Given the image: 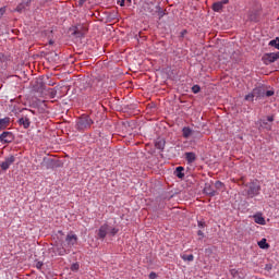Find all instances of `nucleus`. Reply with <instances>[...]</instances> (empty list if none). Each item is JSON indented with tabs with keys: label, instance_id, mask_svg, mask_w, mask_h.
<instances>
[{
	"label": "nucleus",
	"instance_id": "obj_1",
	"mask_svg": "<svg viewBox=\"0 0 279 279\" xmlns=\"http://www.w3.org/2000/svg\"><path fill=\"white\" fill-rule=\"evenodd\" d=\"M77 241H80V238H77V234H75V232L73 231H70L65 235L64 242H62L61 244H56L54 246L56 254H58V256H66V254H71L75 245H77Z\"/></svg>",
	"mask_w": 279,
	"mask_h": 279
},
{
	"label": "nucleus",
	"instance_id": "obj_2",
	"mask_svg": "<svg viewBox=\"0 0 279 279\" xmlns=\"http://www.w3.org/2000/svg\"><path fill=\"white\" fill-rule=\"evenodd\" d=\"M93 119H90V116L83 114L77 121H76V130L78 132H84L86 130H90V126L93 125Z\"/></svg>",
	"mask_w": 279,
	"mask_h": 279
},
{
	"label": "nucleus",
	"instance_id": "obj_3",
	"mask_svg": "<svg viewBox=\"0 0 279 279\" xmlns=\"http://www.w3.org/2000/svg\"><path fill=\"white\" fill-rule=\"evenodd\" d=\"M260 194V184H258V181H252L248 183V191L247 195L248 197H256V195Z\"/></svg>",
	"mask_w": 279,
	"mask_h": 279
},
{
	"label": "nucleus",
	"instance_id": "obj_4",
	"mask_svg": "<svg viewBox=\"0 0 279 279\" xmlns=\"http://www.w3.org/2000/svg\"><path fill=\"white\" fill-rule=\"evenodd\" d=\"M276 60H279V52L266 53L263 57V62L266 65L272 64V62H276Z\"/></svg>",
	"mask_w": 279,
	"mask_h": 279
},
{
	"label": "nucleus",
	"instance_id": "obj_5",
	"mask_svg": "<svg viewBox=\"0 0 279 279\" xmlns=\"http://www.w3.org/2000/svg\"><path fill=\"white\" fill-rule=\"evenodd\" d=\"M13 141H14V134H12V132L4 131L0 135V143H2V145H7L8 143H12Z\"/></svg>",
	"mask_w": 279,
	"mask_h": 279
},
{
	"label": "nucleus",
	"instance_id": "obj_6",
	"mask_svg": "<svg viewBox=\"0 0 279 279\" xmlns=\"http://www.w3.org/2000/svg\"><path fill=\"white\" fill-rule=\"evenodd\" d=\"M15 160H16V158L11 155L10 157H7L4 159V161H2L0 163V168L2 169V171H8V169H10V167H12V165H14Z\"/></svg>",
	"mask_w": 279,
	"mask_h": 279
},
{
	"label": "nucleus",
	"instance_id": "obj_7",
	"mask_svg": "<svg viewBox=\"0 0 279 279\" xmlns=\"http://www.w3.org/2000/svg\"><path fill=\"white\" fill-rule=\"evenodd\" d=\"M108 230H110V226L102 225L98 230V239H104L108 234Z\"/></svg>",
	"mask_w": 279,
	"mask_h": 279
},
{
	"label": "nucleus",
	"instance_id": "obj_8",
	"mask_svg": "<svg viewBox=\"0 0 279 279\" xmlns=\"http://www.w3.org/2000/svg\"><path fill=\"white\" fill-rule=\"evenodd\" d=\"M256 125H259V128H258L259 130H267V131L271 130V124H269L265 120H258L256 122Z\"/></svg>",
	"mask_w": 279,
	"mask_h": 279
},
{
	"label": "nucleus",
	"instance_id": "obj_9",
	"mask_svg": "<svg viewBox=\"0 0 279 279\" xmlns=\"http://www.w3.org/2000/svg\"><path fill=\"white\" fill-rule=\"evenodd\" d=\"M253 96L256 97V99H260V97H265V90L260 87H256L252 90Z\"/></svg>",
	"mask_w": 279,
	"mask_h": 279
},
{
	"label": "nucleus",
	"instance_id": "obj_10",
	"mask_svg": "<svg viewBox=\"0 0 279 279\" xmlns=\"http://www.w3.org/2000/svg\"><path fill=\"white\" fill-rule=\"evenodd\" d=\"M182 136L183 138H191V136H193V130L189 126H184L182 129Z\"/></svg>",
	"mask_w": 279,
	"mask_h": 279
},
{
	"label": "nucleus",
	"instance_id": "obj_11",
	"mask_svg": "<svg viewBox=\"0 0 279 279\" xmlns=\"http://www.w3.org/2000/svg\"><path fill=\"white\" fill-rule=\"evenodd\" d=\"M19 123H20V125H23V128L25 130H27V128H29V125L32 124V122L29 121V118H27V117L21 118L19 120Z\"/></svg>",
	"mask_w": 279,
	"mask_h": 279
},
{
	"label": "nucleus",
	"instance_id": "obj_12",
	"mask_svg": "<svg viewBox=\"0 0 279 279\" xmlns=\"http://www.w3.org/2000/svg\"><path fill=\"white\" fill-rule=\"evenodd\" d=\"M10 125V118L0 119V131L5 130Z\"/></svg>",
	"mask_w": 279,
	"mask_h": 279
},
{
	"label": "nucleus",
	"instance_id": "obj_13",
	"mask_svg": "<svg viewBox=\"0 0 279 279\" xmlns=\"http://www.w3.org/2000/svg\"><path fill=\"white\" fill-rule=\"evenodd\" d=\"M174 175H177V178L182 180V178H184V167L182 166L177 167L174 171Z\"/></svg>",
	"mask_w": 279,
	"mask_h": 279
},
{
	"label": "nucleus",
	"instance_id": "obj_14",
	"mask_svg": "<svg viewBox=\"0 0 279 279\" xmlns=\"http://www.w3.org/2000/svg\"><path fill=\"white\" fill-rule=\"evenodd\" d=\"M29 0H23L22 3H20L17 7H16V11L17 12H23V10H25V8H28L29 7Z\"/></svg>",
	"mask_w": 279,
	"mask_h": 279
},
{
	"label": "nucleus",
	"instance_id": "obj_15",
	"mask_svg": "<svg viewBox=\"0 0 279 279\" xmlns=\"http://www.w3.org/2000/svg\"><path fill=\"white\" fill-rule=\"evenodd\" d=\"M258 247H260V250H269V243H267V239H262L258 243H257Z\"/></svg>",
	"mask_w": 279,
	"mask_h": 279
},
{
	"label": "nucleus",
	"instance_id": "obj_16",
	"mask_svg": "<svg viewBox=\"0 0 279 279\" xmlns=\"http://www.w3.org/2000/svg\"><path fill=\"white\" fill-rule=\"evenodd\" d=\"M254 221H255V223H258L259 226H265V223H266L265 218L262 215H255Z\"/></svg>",
	"mask_w": 279,
	"mask_h": 279
},
{
	"label": "nucleus",
	"instance_id": "obj_17",
	"mask_svg": "<svg viewBox=\"0 0 279 279\" xmlns=\"http://www.w3.org/2000/svg\"><path fill=\"white\" fill-rule=\"evenodd\" d=\"M185 159L191 165V162H195L196 156L195 153H185Z\"/></svg>",
	"mask_w": 279,
	"mask_h": 279
},
{
	"label": "nucleus",
	"instance_id": "obj_18",
	"mask_svg": "<svg viewBox=\"0 0 279 279\" xmlns=\"http://www.w3.org/2000/svg\"><path fill=\"white\" fill-rule=\"evenodd\" d=\"M213 10H214V12H221V10H223V3L215 2L213 4Z\"/></svg>",
	"mask_w": 279,
	"mask_h": 279
},
{
	"label": "nucleus",
	"instance_id": "obj_19",
	"mask_svg": "<svg viewBox=\"0 0 279 279\" xmlns=\"http://www.w3.org/2000/svg\"><path fill=\"white\" fill-rule=\"evenodd\" d=\"M181 258L182 260H187V263H193L195 260V256H193V254L182 255Z\"/></svg>",
	"mask_w": 279,
	"mask_h": 279
},
{
	"label": "nucleus",
	"instance_id": "obj_20",
	"mask_svg": "<svg viewBox=\"0 0 279 279\" xmlns=\"http://www.w3.org/2000/svg\"><path fill=\"white\" fill-rule=\"evenodd\" d=\"M270 47H275V49H279V38L272 39L269 41Z\"/></svg>",
	"mask_w": 279,
	"mask_h": 279
},
{
	"label": "nucleus",
	"instance_id": "obj_21",
	"mask_svg": "<svg viewBox=\"0 0 279 279\" xmlns=\"http://www.w3.org/2000/svg\"><path fill=\"white\" fill-rule=\"evenodd\" d=\"M155 146L157 147V149H165V141L163 140H158L155 143Z\"/></svg>",
	"mask_w": 279,
	"mask_h": 279
},
{
	"label": "nucleus",
	"instance_id": "obj_22",
	"mask_svg": "<svg viewBox=\"0 0 279 279\" xmlns=\"http://www.w3.org/2000/svg\"><path fill=\"white\" fill-rule=\"evenodd\" d=\"M254 94L253 92H251L248 95L245 96V101H254Z\"/></svg>",
	"mask_w": 279,
	"mask_h": 279
},
{
	"label": "nucleus",
	"instance_id": "obj_23",
	"mask_svg": "<svg viewBox=\"0 0 279 279\" xmlns=\"http://www.w3.org/2000/svg\"><path fill=\"white\" fill-rule=\"evenodd\" d=\"M108 232H109V234H111L112 236H114V234H117V233L119 232V229L109 227Z\"/></svg>",
	"mask_w": 279,
	"mask_h": 279
},
{
	"label": "nucleus",
	"instance_id": "obj_24",
	"mask_svg": "<svg viewBox=\"0 0 279 279\" xmlns=\"http://www.w3.org/2000/svg\"><path fill=\"white\" fill-rule=\"evenodd\" d=\"M71 271H80V264L74 263L71 265Z\"/></svg>",
	"mask_w": 279,
	"mask_h": 279
},
{
	"label": "nucleus",
	"instance_id": "obj_25",
	"mask_svg": "<svg viewBox=\"0 0 279 279\" xmlns=\"http://www.w3.org/2000/svg\"><path fill=\"white\" fill-rule=\"evenodd\" d=\"M199 90H202V88L199 87V85H194L192 87V93H194V95H197V93H199Z\"/></svg>",
	"mask_w": 279,
	"mask_h": 279
},
{
	"label": "nucleus",
	"instance_id": "obj_26",
	"mask_svg": "<svg viewBox=\"0 0 279 279\" xmlns=\"http://www.w3.org/2000/svg\"><path fill=\"white\" fill-rule=\"evenodd\" d=\"M265 97H274V90L264 92Z\"/></svg>",
	"mask_w": 279,
	"mask_h": 279
},
{
	"label": "nucleus",
	"instance_id": "obj_27",
	"mask_svg": "<svg viewBox=\"0 0 279 279\" xmlns=\"http://www.w3.org/2000/svg\"><path fill=\"white\" fill-rule=\"evenodd\" d=\"M156 278H158V275H156V272L149 274V279H156Z\"/></svg>",
	"mask_w": 279,
	"mask_h": 279
},
{
	"label": "nucleus",
	"instance_id": "obj_28",
	"mask_svg": "<svg viewBox=\"0 0 279 279\" xmlns=\"http://www.w3.org/2000/svg\"><path fill=\"white\" fill-rule=\"evenodd\" d=\"M36 267H37V269H40V268L43 267V263H41V262H38V263L36 264Z\"/></svg>",
	"mask_w": 279,
	"mask_h": 279
},
{
	"label": "nucleus",
	"instance_id": "obj_29",
	"mask_svg": "<svg viewBox=\"0 0 279 279\" xmlns=\"http://www.w3.org/2000/svg\"><path fill=\"white\" fill-rule=\"evenodd\" d=\"M267 121H269V123L274 122V117L269 116V117L267 118Z\"/></svg>",
	"mask_w": 279,
	"mask_h": 279
},
{
	"label": "nucleus",
	"instance_id": "obj_30",
	"mask_svg": "<svg viewBox=\"0 0 279 279\" xmlns=\"http://www.w3.org/2000/svg\"><path fill=\"white\" fill-rule=\"evenodd\" d=\"M86 0H78V5H84Z\"/></svg>",
	"mask_w": 279,
	"mask_h": 279
},
{
	"label": "nucleus",
	"instance_id": "obj_31",
	"mask_svg": "<svg viewBox=\"0 0 279 279\" xmlns=\"http://www.w3.org/2000/svg\"><path fill=\"white\" fill-rule=\"evenodd\" d=\"M204 226H205V223H204V222L198 221V227H199V228H204Z\"/></svg>",
	"mask_w": 279,
	"mask_h": 279
},
{
	"label": "nucleus",
	"instance_id": "obj_32",
	"mask_svg": "<svg viewBox=\"0 0 279 279\" xmlns=\"http://www.w3.org/2000/svg\"><path fill=\"white\" fill-rule=\"evenodd\" d=\"M197 234H198V236H204V232H203L202 230H199V231L197 232Z\"/></svg>",
	"mask_w": 279,
	"mask_h": 279
},
{
	"label": "nucleus",
	"instance_id": "obj_33",
	"mask_svg": "<svg viewBox=\"0 0 279 279\" xmlns=\"http://www.w3.org/2000/svg\"><path fill=\"white\" fill-rule=\"evenodd\" d=\"M120 5L123 8V5H125V0H121Z\"/></svg>",
	"mask_w": 279,
	"mask_h": 279
},
{
	"label": "nucleus",
	"instance_id": "obj_34",
	"mask_svg": "<svg viewBox=\"0 0 279 279\" xmlns=\"http://www.w3.org/2000/svg\"><path fill=\"white\" fill-rule=\"evenodd\" d=\"M220 3H222V5H226L228 3V0H222L220 1Z\"/></svg>",
	"mask_w": 279,
	"mask_h": 279
},
{
	"label": "nucleus",
	"instance_id": "obj_35",
	"mask_svg": "<svg viewBox=\"0 0 279 279\" xmlns=\"http://www.w3.org/2000/svg\"><path fill=\"white\" fill-rule=\"evenodd\" d=\"M162 16H165V13L160 11V19H162Z\"/></svg>",
	"mask_w": 279,
	"mask_h": 279
},
{
	"label": "nucleus",
	"instance_id": "obj_36",
	"mask_svg": "<svg viewBox=\"0 0 279 279\" xmlns=\"http://www.w3.org/2000/svg\"><path fill=\"white\" fill-rule=\"evenodd\" d=\"M184 34H186V31H183V32L181 33V36L184 37Z\"/></svg>",
	"mask_w": 279,
	"mask_h": 279
},
{
	"label": "nucleus",
	"instance_id": "obj_37",
	"mask_svg": "<svg viewBox=\"0 0 279 279\" xmlns=\"http://www.w3.org/2000/svg\"><path fill=\"white\" fill-rule=\"evenodd\" d=\"M251 21H256V17H251Z\"/></svg>",
	"mask_w": 279,
	"mask_h": 279
},
{
	"label": "nucleus",
	"instance_id": "obj_38",
	"mask_svg": "<svg viewBox=\"0 0 279 279\" xmlns=\"http://www.w3.org/2000/svg\"><path fill=\"white\" fill-rule=\"evenodd\" d=\"M128 1V3H132V0H126Z\"/></svg>",
	"mask_w": 279,
	"mask_h": 279
},
{
	"label": "nucleus",
	"instance_id": "obj_39",
	"mask_svg": "<svg viewBox=\"0 0 279 279\" xmlns=\"http://www.w3.org/2000/svg\"><path fill=\"white\" fill-rule=\"evenodd\" d=\"M157 8V10H160V7H156Z\"/></svg>",
	"mask_w": 279,
	"mask_h": 279
},
{
	"label": "nucleus",
	"instance_id": "obj_40",
	"mask_svg": "<svg viewBox=\"0 0 279 279\" xmlns=\"http://www.w3.org/2000/svg\"><path fill=\"white\" fill-rule=\"evenodd\" d=\"M74 34H78L77 31H75Z\"/></svg>",
	"mask_w": 279,
	"mask_h": 279
},
{
	"label": "nucleus",
	"instance_id": "obj_41",
	"mask_svg": "<svg viewBox=\"0 0 279 279\" xmlns=\"http://www.w3.org/2000/svg\"><path fill=\"white\" fill-rule=\"evenodd\" d=\"M59 234H62V231H59Z\"/></svg>",
	"mask_w": 279,
	"mask_h": 279
}]
</instances>
